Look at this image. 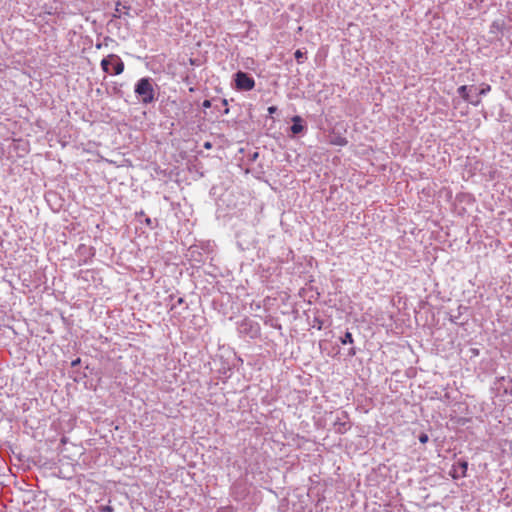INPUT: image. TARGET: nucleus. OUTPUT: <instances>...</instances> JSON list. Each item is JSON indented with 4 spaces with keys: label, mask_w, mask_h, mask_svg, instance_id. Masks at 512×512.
Returning a JSON list of instances; mask_svg holds the SVG:
<instances>
[{
    "label": "nucleus",
    "mask_w": 512,
    "mask_h": 512,
    "mask_svg": "<svg viewBox=\"0 0 512 512\" xmlns=\"http://www.w3.org/2000/svg\"><path fill=\"white\" fill-rule=\"evenodd\" d=\"M134 92L143 104H150L155 100L153 81L149 77L139 79L135 85Z\"/></svg>",
    "instance_id": "nucleus-1"
},
{
    "label": "nucleus",
    "mask_w": 512,
    "mask_h": 512,
    "mask_svg": "<svg viewBox=\"0 0 512 512\" xmlns=\"http://www.w3.org/2000/svg\"><path fill=\"white\" fill-rule=\"evenodd\" d=\"M101 68L107 74L120 75L123 73L125 65L118 55L112 53L102 59Z\"/></svg>",
    "instance_id": "nucleus-2"
},
{
    "label": "nucleus",
    "mask_w": 512,
    "mask_h": 512,
    "mask_svg": "<svg viewBox=\"0 0 512 512\" xmlns=\"http://www.w3.org/2000/svg\"><path fill=\"white\" fill-rule=\"evenodd\" d=\"M235 87L238 90L250 91L255 86V81L247 73L238 71L235 74Z\"/></svg>",
    "instance_id": "nucleus-3"
},
{
    "label": "nucleus",
    "mask_w": 512,
    "mask_h": 512,
    "mask_svg": "<svg viewBox=\"0 0 512 512\" xmlns=\"http://www.w3.org/2000/svg\"><path fill=\"white\" fill-rule=\"evenodd\" d=\"M333 425L335 432L338 434H344L349 431L351 429V424L349 422V416L347 412H343L342 417H339L337 420H335Z\"/></svg>",
    "instance_id": "nucleus-4"
},
{
    "label": "nucleus",
    "mask_w": 512,
    "mask_h": 512,
    "mask_svg": "<svg viewBox=\"0 0 512 512\" xmlns=\"http://www.w3.org/2000/svg\"><path fill=\"white\" fill-rule=\"evenodd\" d=\"M473 88V86H471L470 88L466 85H462L460 86L458 89H457V92L459 93V95L462 97V99L466 102H470L472 105L474 106H478L481 102L480 99H477V100H471L470 99V94H469V91Z\"/></svg>",
    "instance_id": "nucleus-5"
},
{
    "label": "nucleus",
    "mask_w": 512,
    "mask_h": 512,
    "mask_svg": "<svg viewBox=\"0 0 512 512\" xmlns=\"http://www.w3.org/2000/svg\"><path fill=\"white\" fill-rule=\"evenodd\" d=\"M292 126H291V132L293 134H299L304 130V126L302 125V118L300 116H294L292 118Z\"/></svg>",
    "instance_id": "nucleus-6"
},
{
    "label": "nucleus",
    "mask_w": 512,
    "mask_h": 512,
    "mask_svg": "<svg viewBox=\"0 0 512 512\" xmlns=\"http://www.w3.org/2000/svg\"><path fill=\"white\" fill-rule=\"evenodd\" d=\"M347 143V139L342 136H335L330 140V144L334 146H346Z\"/></svg>",
    "instance_id": "nucleus-7"
},
{
    "label": "nucleus",
    "mask_w": 512,
    "mask_h": 512,
    "mask_svg": "<svg viewBox=\"0 0 512 512\" xmlns=\"http://www.w3.org/2000/svg\"><path fill=\"white\" fill-rule=\"evenodd\" d=\"M460 469L461 470V476H466V472H467V469H468V463L466 461H459L455 466H454V472L456 473L457 472V469Z\"/></svg>",
    "instance_id": "nucleus-8"
},
{
    "label": "nucleus",
    "mask_w": 512,
    "mask_h": 512,
    "mask_svg": "<svg viewBox=\"0 0 512 512\" xmlns=\"http://www.w3.org/2000/svg\"><path fill=\"white\" fill-rule=\"evenodd\" d=\"M353 342H354L353 336L348 331L345 333L344 337L341 338V343L343 345L352 344Z\"/></svg>",
    "instance_id": "nucleus-9"
},
{
    "label": "nucleus",
    "mask_w": 512,
    "mask_h": 512,
    "mask_svg": "<svg viewBox=\"0 0 512 512\" xmlns=\"http://www.w3.org/2000/svg\"><path fill=\"white\" fill-rule=\"evenodd\" d=\"M491 86L489 84H485L479 91V95H486L488 92H490Z\"/></svg>",
    "instance_id": "nucleus-10"
},
{
    "label": "nucleus",
    "mask_w": 512,
    "mask_h": 512,
    "mask_svg": "<svg viewBox=\"0 0 512 512\" xmlns=\"http://www.w3.org/2000/svg\"><path fill=\"white\" fill-rule=\"evenodd\" d=\"M298 63H301V59L304 57V53L301 50H296L294 54Z\"/></svg>",
    "instance_id": "nucleus-11"
},
{
    "label": "nucleus",
    "mask_w": 512,
    "mask_h": 512,
    "mask_svg": "<svg viewBox=\"0 0 512 512\" xmlns=\"http://www.w3.org/2000/svg\"><path fill=\"white\" fill-rule=\"evenodd\" d=\"M419 441L422 443V444H425L429 441V437L426 433H422L420 436H419Z\"/></svg>",
    "instance_id": "nucleus-12"
},
{
    "label": "nucleus",
    "mask_w": 512,
    "mask_h": 512,
    "mask_svg": "<svg viewBox=\"0 0 512 512\" xmlns=\"http://www.w3.org/2000/svg\"><path fill=\"white\" fill-rule=\"evenodd\" d=\"M101 511L102 512H114V509L112 506L106 505V506L101 507Z\"/></svg>",
    "instance_id": "nucleus-13"
},
{
    "label": "nucleus",
    "mask_w": 512,
    "mask_h": 512,
    "mask_svg": "<svg viewBox=\"0 0 512 512\" xmlns=\"http://www.w3.org/2000/svg\"><path fill=\"white\" fill-rule=\"evenodd\" d=\"M202 105H203L204 108H210L211 107V101L210 100H204Z\"/></svg>",
    "instance_id": "nucleus-14"
},
{
    "label": "nucleus",
    "mask_w": 512,
    "mask_h": 512,
    "mask_svg": "<svg viewBox=\"0 0 512 512\" xmlns=\"http://www.w3.org/2000/svg\"><path fill=\"white\" fill-rule=\"evenodd\" d=\"M276 111H277V107H275V106H270V107L268 108V112H269V114H273V113H275Z\"/></svg>",
    "instance_id": "nucleus-15"
},
{
    "label": "nucleus",
    "mask_w": 512,
    "mask_h": 512,
    "mask_svg": "<svg viewBox=\"0 0 512 512\" xmlns=\"http://www.w3.org/2000/svg\"><path fill=\"white\" fill-rule=\"evenodd\" d=\"M204 147H205L206 149H210V148H211V143H210V142H206V143L204 144Z\"/></svg>",
    "instance_id": "nucleus-16"
},
{
    "label": "nucleus",
    "mask_w": 512,
    "mask_h": 512,
    "mask_svg": "<svg viewBox=\"0 0 512 512\" xmlns=\"http://www.w3.org/2000/svg\"><path fill=\"white\" fill-rule=\"evenodd\" d=\"M79 362H80V359L78 358V359H76V360H74V361L72 362V365H73V366H75V365H77Z\"/></svg>",
    "instance_id": "nucleus-17"
},
{
    "label": "nucleus",
    "mask_w": 512,
    "mask_h": 512,
    "mask_svg": "<svg viewBox=\"0 0 512 512\" xmlns=\"http://www.w3.org/2000/svg\"><path fill=\"white\" fill-rule=\"evenodd\" d=\"M317 326H318V329L321 330L322 329V321H319V323H317Z\"/></svg>",
    "instance_id": "nucleus-18"
},
{
    "label": "nucleus",
    "mask_w": 512,
    "mask_h": 512,
    "mask_svg": "<svg viewBox=\"0 0 512 512\" xmlns=\"http://www.w3.org/2000/svg\"><path fill=\"white\" fill-rule=\"evenodd\" d=\"M317 326H318V329L321 330L322 329V321H319V323H317Z\"/></svg>",
    "instance_id": "nucleus-19"
},
{
    "label": "nucleus",
    "mask_w": 512,
    "mask_h": 512,
    "mask_svg": "<svg viewBox=\"0 0 512 512\" xmlns=\"http://www.w3.org/2000/svg\"><path fill=\"white\" fill-rule=\"evenodd\" d=\"M116 6H117V7H116V11H117V12H118V11H120V8H118V7L120 6V2H118Z\"/></svg>",
    "instance_id": "nucleus-20"
},
{
    "label": "nucleus",
    "mask_w": 512,
    "mask_h": 512,
    "mask_svg": "<svg viewBox=\"0 0 512 512\" xmlns=\"http://www.w3.org/2000/svg\"><path fill=\"white\" fill-rule=\"evenodd\" d=\"M350 354H351V355H355V350H354V349H352V350L350 351Z\"/></svg>",
    "instance_id": "nucleus-21"
}]
</instances>
